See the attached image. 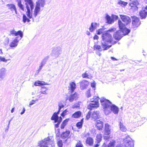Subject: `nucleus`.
I'll return each mask as SVG.
<instances>
[{
    "label": "nucleus",
    "mask_w": 147,
    "mask_h": 147,
    "mask_svg": "<svg viewBox=\"0 0 147 147\" xmlns=\"http://www.w3.org/2000/svg\"><path fill=\"white\" fill-rule=\"evenodd\" d=\"M22 38H20L19 36H17L14 39L9 45V46L12 48L16 47L18 45V43Z\"/></svg>",
    "instance_id": "10"
},
{
    "label": "nucleus",
    "mask_w": 147,
    "mask_h": 147,
    "mask_svg": "<svg viewBox=\"0 0 147 147\" xmlns=\"http://www.w3.org/2000/svg\"><path fill=\"white\" fill-rule=\"evenodd\" d=\"M69 119H67L63 121L61 124V129H63L64 128L65 126L66 125L67 122L69 121Z\"/></svg>",
    "instance_id": "35"
},
{
    "label": "nucleus",
    "mask_w": 147,
    "mask_h": 147,
    "mask_svg": "<svg viewBox=\"0 0 147 147\" xmlns=\"http://www.w3.org/2000/svg\"><path fill=\"white\" fill-rule=\"evenodd\" d=\"M58 106H59V109L60 110L62 108L64 107V105L61 103H59L58 104Z\"/></svg>",
    "instance_id": "47"
},
{
    "label": "nucleus",
    "mask_w": 147,
    "mask_h": 147,
    "mask_svg": "<svg viewBox=\"0 0 147 147\" xmlns=\"http://www.w3.org/2000/svg\"><path fill=\"white\" fill-rule=\"evenodd\" d=\"M27 11L26 12V14L28 17L29 18L31 19L32 18V10H30V9H26Z\"/></svg>",
    "instance_id": "30"
},
{
    "label": "nucleus",
    "mask_w": 147,
    "mask_h": 147,
    "mask_svg": "<svg viewBox=\"0 0 147 147\" xmlns=\"http://www.w3.org/2000/svg\"><path fill=\"white\" fill-rule=\"evenodd\" d=\"M75 147H83V145L81 142L79 140L78 142L76 144Z\"/></svg>",
    "instance_id": "39"
},
{
    "label": "nucleus",
    "mask_w": 147,
    "mask_h": 147,
    "mask_svg": "<svg viewBox=\"0 0 147 147\" xmlns=\"http://www.w3.org/2000/svg\"><path fill=\"white\" fill-rule=\"evenodd\" d=\"M110 126L108 123L105 124V134L109 135L110 134Z\"/></svg>",
    "instance_id": "23"
},
{
    "label": "nucleus",
    "mask_w": 147,
    "mask_h": 147,
    "mask_svg": "<svg viewBox=\"0 0 147 147\" xmlns=\"http://www.w3.org/2000/svg\"><path fill=\"white\" fill-rule=\"evenodd\" d=\"M5 74V69L2 68L0 69V80H2L4 78V76Z\"/></svg>",
    "instance_id": "29"
},
{
    "label": "nucleus",
    "mask_w": 147,
    "mask_h": 147,
    "mask_svg": "<svg viewBox=\"0 0 147 147\" xmlns=\"http://www.w3.org/2000/svg\"><path fill=\"white\" fill-rule=\"evenodd\" d=\"M53 144V142L49 138H47L42 140L37 147H52Z\"/></svg>",
    "instance_id": "5"
},
{
    "label": "nucleus",
    "mask_w": 147,
    "mask_h": 147,
    "mask_svg": "<svg viewBox=\"0 0 147 147\" xmlns=\"http://www.w3.org/2000/svg\"><path fill=\"white\" fill-rule=\"evenodd\" d=\"M82 76L83 78H87V77L88 76V74L86 73H85L82 74Z\"/></svg>",
    "instance_id": "50"
},
{
    "label": "nucleus",
    "mask_w": 147,
    "mask_h": 147,
    "mask_svg": "<svg viewBox=\"0 0 147 147\" xmlns=\"http://www.w3.org/2000/svg\"><path fill=\"white\" fill-rule=\"evenodd\" d=\"M116 30L115 28H111L108 30L105 31L102 33V47L103 49V50H107L111 47V45H109L111 42L113 40L111 35L109 32H113Z\"/></svg>",
    "instance_id": "1"
},
{
    "label": "nucleus",
    "mask_w": 147,
    "mask_h": 147,
    "mask_svg": "<svg viewBox=\"0 0 147 147\" xmlns=\"http://www.w3.org/2000/svg\"><path fill=\"white\" fill-rule=\"evenodd\" d=\"M59 117L56 114V113H54L52 116L51 117V120H54L56 118H59Z\"/></svg>",
    "instance_id": "41"
},
{
    "label": "nucleus",
    "mask_w": 147,
    "mask_h": 147,
    "mask_svg": "<svg viewBox=\"0 0 147 147\" xmlns=\"http://www.w3.org/2000/svg\"><path fill=\"white\" fill-rule=\"evenodd\" d=\"M119 125L120 130L122 131L125 132L127 130L126 128L123 125V122L120 121L119 122Z\"/></svg>",
    "instance_id": "32"
},
{
    "label": "nucleus",
    "mask_w": 147,
    "mask_h": 147,
    "mask_svg": "<svg viewBox=\"0 0 147 147\" xmlns=\"http://www.w3.org/2000/svg\"><path fill=\"white\" fill-rule=\"evenodd\" d=\"M120 16L123 22L124 23V24H123L125 26L126 25H128L131 22V19L129 16L122 15H120Z\"/></svg>",
    "instance_id": "9"
},
{
    "label": "nucleus",
    "mask_w": 147,
    "mask_h": 147,
    "mask_svg": "<svg viewBox=\"0 0 147 147\" xmlns=\"http://www.w3.org/2000/svg\"><path fill=\"white\" fill-rule=\"evenodd\" d=\"M127 3H128L127 2L122 1L121 0H119L118 2V4L122 6H125L127 5Z\"/></svg>",
    "instance_id": "37"
},
{
    "label": "nucleus",
    "mask_w": 147,
    "mask_h": 147,
    "mask_svg": "<svg viewBox=\"0 0 147 147\" xmlns=\"http://www.w3.org/2000/svg\"><path fill=\"white\" fill-rule=\"evenodd\" d=\"M98 24L96 22H92L91 24L90 27L89 28V30L91 32H92L97 28Z\"/></svg>",
    "instance_id": "22"
},
{
    "label": "nucleus",
    "mask_w": 147,
    "mask_h": 147,
    "mask_svg": "<svg viewBox=\"0 0 147 147\" xmlns=\"http://www.w3.org/2000/svg\"><path fill=\"white\" fill-rule=\"evenodd\" d=\"M118 24L120 30L114 33L113 37L115 39L120 40L124 35L128 34L130 30L125 27V25L120 20L118 21Z\"/></svg>",
    "instance_id": "3"
},
{
    "label": "nucleus",
    "mask_w": 147,
    "mask_h": 147,
    "mask_svg": "<svg viewBox=\"0 0 147 147\" xmlns=\"http://www.w3.org/2000/svg\"><path fill=\"white\" fill-rule=\"evenodd\" d=\"M86 95L88 97H90L91 96V94L90 93V90H89L87 91L86 93Z\"/></svg>",
    "instance_id": "55"
},
{
    "label": "nucleus",
    "mask_w": 147,
    "mask_h": 147,
    "mask_svg": "<svg viewBox=\"0 0 147 147\" xmlns=\"http://www.w3.org/2000/svg\"><path fill=\"white\" fill-rule=\"evenodd\" d=\"M89 84L88 82L85 80H83L80 82V88L82 90L86 89Z\"/></svg>",
    "instance_id": "15"
},
{
    "label": "nucleus",
    "mask_w": 147,
    "mask_h": 147,
    "mask_svg": "<svg viewBox=\"0 0 147 147\" xmlns=\"http://www.w3.org/2000/svg\"><path fill=\"white\" fill-rule=\"evenodd\" d=\"M49 58V56H47L45 57L42 60L40 63V65L39 66V68L38 69V70L37 71L38 73L39 71H40L42 68V67L46 63V62H47Z\"/></svg>",
    "instance_id": "14"
},
{
    "label": "nucleus",
    "mask_w": 147,
    "mask_h": 147,
    "mask_svg": "<svg viewBox=\"0 0 147 147\" xmlns=\"http://www.w3.org/2000/svg\"><path fill=\"white\" fill-rule=\"evenodd\" d=\"M91 86L93 88H94L95 86V84L94 83H91Z\"/></svg>",
    "instance_id": "63"
},
{
    "label": "nucleus",
    "mask_w": 147,
    "mask_h": 147,
    "mask_svg": "<svg viewBox=\"0 0 147 147\" xmlns=\"http://www.w3.org/2000/svg\"><path fill=\"white\" fill-rule=\"evenodd\" d=\"M93 49L94 50H97L99 51H101L102 50L100 46L96 45H94Z\"/></svg>",
    "instance_id": "36"
},
{
    "label": "nucleus",
    "mask_w": 147,
    "mask_h": 147,
    "mask_svg": "<svg viewBox=\"0 0 147 147\" xmlns=\"http://www.w3.org/2000/svg\"><path fill=\"white\" fill-rule=\"evenodd\" d=\"M70 131L69 130H67L66 131L63 132L61 134V137L63 139H65L68 138L69 136Z\"/></svg>",
    "instance_id": "18"
},
{
    "label": "nucleus",
    "mask_w": 147,
    "mask_h": 147,
    "mask_svg": "<svg viewBox=\"0 0 147 147\" xmlns=\"http://www.w3.org/2000/svg\"><path fill=\"white\" fill-rule=\"evenodd\" d=\"M0 59L1 61H2L4 62H6L7 61V60L4 57H1L0 58Z\"/></svg>",
    "instance_id": "51"
},
{
    "label": "nucleus",
    "mask_w": 147,
    "mask_h": 147,
    "mask_svg": "<svg viewBox=\"0 0 147 147\" xmlns=\"http://www.w3.org/2000/svg\"><path fill=\"white\" fill-rule=\"evenodd\" d=\"M60 111H61V110H60L59 109H58V111L57 112H55L54 113H56V114L58 115L59 114Z\"/></svg>",
    "instance_id": "60"
},
{
    "label": "nucleus",
    "mask_w": 147,
    "mask_h": 147,
    "mask_svg": "<svg viewBox=\"0 0 147 147\" xmlns=\"http://www.w3.org/2000/svg\"><path fill=\"white\" fill-rule=\"evenodd\" d=\"M107 23L109 24H111L114 22V20L111 18L108 15H107L106 17Z\"/></svg>",
    "instance_id": "28"
},
{
    "label": "nucleus",
    "mask_w": 147,
    "mask_h": 147,
    "mask_svg": "<svg viewBox=\"0 0 147 147\" xmlns=\"http://www.w3.org/2000/svg\"><path fill=\"white\" fill-rule=\"evenodd\" d=\"M25 2V5L26 9H30L33 10L34 7L33 2L32 0H24Z\"/></svg>",
    "instance_id": "12"
},
{
    "label": "nucleus",
    "mask_w": 147,
    "mask_h": 147,
    "mask_svg": "<svg viewBox=\"0 0 147 147\" xmlns=\"http://www.w3.org/2000/svg\"><path fill=\"white\" fill-rule=\"evenodd\" d=\"M59 118H56V119H55V120H53V121H54V122L55 123H57V122H58L59 121Z\"/></svg>",
    "instance_id": "62"
},
{
    "label": "nucleus",
    "mask_w": 147,
    "mask_h": 147,
    "mask_svg": "<svg viewBox=\"0 0 147 147\" xmlns=\"http://www.w3.org/2000/svg\"><path fill=\"white\" fill-rule=\"evenodd\" d=\"M112 18L113 20H117L118 19V16L115 15H113L112 16Z\"/></svg>",
    "instance_id": "49"
},
{
    "label": "nucleus",
    "mask_w": 147,
    "mask_h": 147,
    "mask_svg": "<svg viewBox=\"0 0 147 147\" xmlns=\"http://www.w3.org/2000/svg\"><path fill=\"white\" fill-rule=\"evenodd\" d=\"M132 24L134 28L138 27L140 24L139 18L137 17L134 16L132 17Z\"/></svg>",
    "instance_id": "8"
},
{
    "label": "nucleus",
    "mask_w": 147,
    "mask_h": 147,
    "mask_svg": "<svg viewBox=\"0 0 147 147\" xmlns=\"http://www.w3.org/2000/svg\"><path fill=\"white\" fill-rule=\"evenodd\" d=\"M99 37L98 36L95 34L94 36L93 37V39L94 40H97L98 39Z\"/></svg>",
    "instance_id": "57"
},
{
    "label": "nucleus",
    "mask_w": 147,
    "mask_h": 147,
    "mask_svg": "<svg viewBox=\"0 0 147 147\" xmlns=\"http://www.w3.org/2000/svg\"><path fill=\"white\" fill-rule=\"evenodd\" d=\"M131 2L129 3V5L131 7H133L134 6L136 7L137 9H138V7L137 6L138 5L139 3L137 0H130Z\"/></svg>",
    "instance_id": "20"
},
{
    "label": "nucleus",
    "mask_w": 147,
    "mask_h": 147,
    "mask_svg": "<svg viewBox=\"0 0 147 147\" xmlns=\"http://www.w3.org/2000/svg\"><path fill=\"white\" fill-rule=\"evenodd\" d=\"M102 136L100 134H98L96 136V143H100L102 140Z\"/></svg>",
    "instance_id": "34"
},
{
    "label": "nucleus",
    "mask_w": 147,
    "mask_h": 147,
    "mask_svg": "<svg viewBox=\"0 0 147 147\" xmlns=\"http://www.w3.org/2000/svg\"><path fill=\"white\" fill-rule=\"evenodd\" d=\"M103 30L102 29H100L96 31L97 34L98 35H100L102 33Z\"/></svg>",
    "instance_id": "48"
},
{
    "label": "nucleus",
    "mask_w": 147,
    "mask_h": 147,
    "mask_svg": "<svg viewBox=\"0 0 147 147\" xmlns=\"http://www.w3.org/2000/svg\"><path fill=\"white\" fill-rule=\"evenodd\" d=\"M28 18L26 17V15L24 14L23 15V22L24 23H25L28 19Z\"/></svg>",
    "instance_id": "45"
},
{
    "label": "nucleus",
    "mask_w": 147,
    "mask_h": 147,
    "mask_svg": "<svg viewBox=\"0 0 147 147\" xmlns=\"http://www.w3.org/2000/svg\"><path fill=\"white\" fill-rule=\"evenodd\" d=\"M60 111H61V110H60L59 109H58V111L57 112H55L54 113H56V114L58 115L59 114Z\"/></svg>",
    "instance_id": "59"
},
{
    "label": "nucleus",
    "mask_w": 147,
    "mask_h": 147,
    "mask_svg": "<svg viewBox=\"0 0 147 147\" xmlns=\"http://www.w3.org/2000/svg\"><path fill=\"white\" fill-rule=\"evenodd\" d=\"M86 142L87 144L90 146H92L93 143V139L91 137H89L86 139Z\"/></svg>",
    "instance_id": "31"
},
{
    "label": "nucleus",
    "mask_w": 147,
    "mask_h": 147,
    "mask_svg": "<svg viewBox=\"0 0 147 147\" xmlns=\"http://www.w3.org/2000/svg\"><path fill=\"white\" fill-rule=\"evenodd\" d=\"M18 5L19 7L22 10H24V6L21 3V1L19 0L18 3Z\"/></svg>",
    "instance_id": "40"
},
{
    "label": "nucleus",
    "mask_w": 147,
    "mask_h": 147,
    "mask_svg": "<svg viewBox=\"0 0 147 147\" xmlns=\"http://www.w3.org/2000/svg\"><path fill=\"white\" fill-rule=\"evenodd\" d=\"M57 144L59 147H63V144L61 140H59L57 142Z\"/></svg>",
    "instance_id": "44"
},
{
    "label": "nucleus",
    "mask_w": 147,
    "mask_h": 147,
    "mask_svg": "<svg viewBox=\"0 0 147 147\" xmlns=\"http://www.w3.org/2000/svg\"><path fill=\"white\" fill-rule=\"evenodd\" d=\"M56 133V136L57 137H59L60 135V129H58L57 130V131L55 132Z\"/></svg>",
    "instance_id": "52"
},
{
    "label": "nucleus",
    "mask_w": 147,
    "mask_h": 147,
    "mask_svg": "<svg viewBox=\"0 0 147 147\" xmlns=\"http://www.w3.org/2000/svg\"><path fill=\"white\" fill-rule=\"evenodd\" d=\"M91 111H89L88 112V114L86 116V118L87 119H88L90 118V115H91Z\"/></svg>",
    "instance_id": "54"
},
{
    "label": "nucleus",
    "mask_w": 147,
    "mask_h": 147,
    "mask_svg": "<svg viewBox=\"0 0 147 147\" xmlns=\"http://www.w3.org/2000/svg\"><path fill=\"white\" fill-rule=\"evenodd\" d=\"M99 111H96L93 112L91 115V117L92 119H94L95 120H96L98 119L99 115Z\"/></svg>",
    "instance_id": "21"
},
{
    "label": "nucleus",
    "mask_w": 147,
    "mask_h": 147,
    "mask_svg": "<svg viewBox=\"0 0 147 147\" xmlns=\"http://www.w3.org/2000/svg\"><path fill=\"white\" fill-rule=\"evenodd\" d=\"M40 11V8L38 5H36L34 11L33 15L36 18Z\"/></svg>",
    "instance_id": "26"
},
{
    "label": "nucleus",
    "mask_w": 147,
    "mask_h": 147,
    "mask_svg": "<svg viewBox=\"0 0 147 147\" xmlns=\"http://www.w3.org/2000/svg\"><path fill=\"white\" fill-rule=\"evenodd\" d=\"M70 87L69 89L70 90L69 92L72 93L76 88V84L74 82H72L70 84Z\"/></svg>",
    "instance_id": "24"
},
{
    "label": "nucleus",
    "mask_w": 147,
    "mask_h": 147,
    "mask_svg": "<svg viewBox=\"0 0 147 147\" xmlns=\"http://www.w3.org/2000/svg\"><path fill=\"white\" fill-rule=\"evenodd\" d=\"M82 125L83 124L81 122H79L77 123L76 126L79 129H80L82 127Z\"/></svg>",
    "instance_id": "43"
},
{
    "label": "nucleus",
    "mask_w": 147,
    "mask_h": 147,
    "mask_svg": "<svg viewBox=\"0 0 147 147\" xmlns=\"http://www.w3.org/2000/svg\"><path fill=\"white\" fill-rule=\"evenodd\" d=\"M45 4V0H38V1L36 2V5H38L40 7V6L41 7H43Z\"/></svg>",
    "instance_id": "25"
},
{
    "label": "nucleus",
    "mask_w": 147,
    "mask_h": 147,
    "mask_svg": "<svg viewBox=\"0 0 147 147\" xmlns=\"http://www.w3.org/2000/svg\"><path fill=\"white\" fill-rule=\"evenodd\" d=\"M6 6L12 12L15 11L16 13L17 14L16 8L14 5L13 4H8L6 5Z\"/></svg>",
    "instance_id": "17"
},
{
    "label": "nucleus",
    "mask_w": 147,
    "mask_h": 147,
    "mask_svg": "<svg viewBox=\"0 0 147 147\" xmlns=\"http://www.w3.org/2000/svg\"><path fill=\"white\" fill-rule=\"evenodd\" d=\"M103 122L100 120H98L96 121L95 124L98 129L101 130L103 127Z\"/></svg>",
    "instance_id": "19"
},
{
    "label": "nucleus",
    "mask_w": 147,
    "mask_h": 147,
    "mask_svg": "<svg viewBox=\"0 0 147 147\" xmlns=\"http://www.w3.org/2000/svg\"><path fill=\"white\" fill-rule=\"evenodd\" d=\"M81 113L80 111L76 112L72 115V117L74 118H77L80 117L81 115Z\"/></svg>",
    "instance_id": "33"
},
{
    "label": "nucleus",
    "mask_w": 147,
    "mask_h": 147,
    "mask_svg": "<svg viewBox=\"0 0 147 147\" xmlns=\"http://www.w3.org/2000/svg\"><path fill=\"white\" fill-rule=\"evenodd\" d=\"M79 95L76 92L74 93L71 94L69 96L66 98V100H68L70 102H73L74 100H76L78 98Z\"/></svg>",
    "instance_id": "13"
},
{
    "label": "nucleus",
    "mask_w": 147,
    "mask_h": 147,
    "mask_svg": "<svg viewBox=\"0 0 147 147\" xmlns=\"http://www.w3.org/2000/svg\"><path fill=\"white\" fill-rule=\"evenodd\" d=\"M62 49L59 46L55 47L53 48L51 55L55 58H57L61 54Z\"/></svg>",
    "instance_id": "6"
},
{
    "label": "nucleus",
    "mask_w": 147,
    "mask_h": 147,
    "mask_svg": "<svg viewBox=\"0 0 147 147\" xmlns=\"http://www.w3.org/2000/svg\"><path fill=\"white\" fill-rule=\"evenodd\" d=\"M115 142V141L110 142L108 144L107 147H114Z\"/></svg>",
    "instance_id": "42"
},
{
    "label": "nucleus",
    "mask_w": 147,
    "mask_h": 147,
    "mask_svg": "<svg viewBox=\"0 0 147 147\" xmlns=\"http://www.w3.org/2000/svg\"><path fill=\"white\" fill-rule=\"evenodd\" d=\"M68 111L67 109H65L64 111L61 114V116L64 117L66 114V113L68 112Z\"/></svg>",
    "instance_id": "46"
},
{
    "label": "nucleus",
    "mask_w": 147,
    "mask_h": 147,
    "mask_svg": "<svg viewBox=\"0 0 147 147\" xmlns=\"http://www.w3.org/2000/svg\"><path fill=\"white\" fill-rule=\"evenodd\" d=\"M99 99L98 97H96V96H94L93 98L91 99L90 100L91 103L88 106V108L91 110L94 108H97L98 107Z\"/></svg>",
    "instance_id": "4"
},
{
    "label": "nucleus",
    "mask_w": 147,
    "mask_h": 147,
    "mask_svg": "<svg viewBox=\"0 0 147 147\" xmlns=\"http://www.w3.org/2000/svg\"><path fill=\"white\" fill-rule=\"evenodd\" d=\"M47 90H44V89H42V90L40 92H41V94H47V93L46 92Z\"/></svg>",
    "instance_id": "53"
},
{
    "label": "nucleus",
    "mask_w": 147,
    "mask_h": 147,
    "mask_svg": "<svg viewBox=\"0 0 147 147\" xmlns=\"http://www.w3.org/2000/svg\"><path fill=\"white\" fill-rule=\"evenodd\" d=\"M123 144L125 147H133L134 143L131 138L128 136L123 140Z\"/></svg>",
    "instance_id": "7"
},
{
    "label": "nucleus",
    "mask_w": 147,
    "mask_h": 147,
    "mask_svg": "<svg viewBox=\"0 0 147 147\" xmlns=\"http://www.w3.org/2000/svg\"><path fill=\"white\" fill-rule=\"evenodd\" d=\"M99 143H97V144L94 145V147H98L100 145Z\"/></svg>",
    "instance_id": "64"
},
{
    "label": "nucleus",
    "mask_w": 147,
    "mask_h": 147,
    "mask_svg": "<svg viewBox=\"0 0 147 147\" xmlns=\"http://www.w3.org/2000/svg\"><path fill=\"white\" fill-rule=\"evenodd\" d=\"M26 110L24 107L23 108V109L22 110V111L20 113V114L21 115H22L23 114H24L25 111Z\"/></svg>",
    "instance_id": "58"
},
{
    "label": "nucleus",
    "mask_w": 147,
    "mask_h": 147,
    "mask_svg": "<svg viewBox=\"0 0 147 147\" xmlns=\"http://www.w3.org/2000/svg\"><path fill=\"white\" fill-rule=\"evenodd\" d=\"M36 101V100H32L31 101L29 104V105H33L35 102Z\"/></svg>",
    "instance_id": "56"
},
{
    "label": "nucleus",
    "mask_w": 147,
    "mask_h": 147,
    "mask_svg": "<svg viewBox=\"0 0 147 147\" xmlns=\"http://www.w3.org/2000/svg\"><path fill=\"white\" fill-rule=\"evenodd\" d=\"M139 15L141 19H144L146 18L147 16V10L143 9L139 12Z\"/></svg>",
    "instance_id": "16"
},
{
    "label": "nucleus",
    "mask_w": 147,
    "mask_h": 147,
    "mask_svg": "<svg viewBox=\"0 0 147 147\" xmlns=\"http://www.w3.org/2000/svg\"><path fill=\"white\" fill-rule=\"evenodd\" d=\"M100 102L106 115L109 114L111 111L115 114L118 113L119 111L118 107L114 105H112V103L108 100L104 98H100Z\"/></svg>",
    "instance_id": "2"
},
{
    "label": "nucleus",
    "mask_w": 147,
    "mask_h": 147,
    "mask_svg": "<svg viewBox=\"0 0 147 147\" xmlns=\"http://www.w3.org/2000/svg\"><path fill=\"white\" fill-rule=\"evenodd\" d=\"M59 118H56V119H55V120H53V121H54V122L55 123H57V122H58L59 121Z\"/></svg>",
    "instance_id": "61"
},
{
    "label": "nucleus",
    "mask_w": 147,
    "mask_h": 147,
    "mask_svg": "<svg viewBox=\"0 0 147 147\" xmlns=\"http://www.w3.org/2000/svg\"><path fill=\"white\" fill-rule=\"evenodd\" d=\"M80 102H77L73 105L72 107V108L75 109L79 108L80 107V105L79 104V103Z\"/></svg>",
    "instance_id": "38"
},
{
    "label": "nucleus",
    "mask_w": 147,
    "mask_h": 147,
    "mask_svg": "<svg viewBox=\"0 0 147 147\" xmlns=\"http://www.w3.org/2000/svg\"><path fill=\"white\" fill-rule=\"evenodd\" d=\"M10 34H9V36L11 35L15 36L19 35L20 36V38H22L23 36V33L21 30H19L16 32L14 30H10Z\"/></svg>",
    "instance_id": "11"
},
{
    "label": "nucleus",
    "mask_w": 147,
    "mask_h": 147,
    "mask_svg": "<svg viewBox=\"0 0 147 147\" xmlns=\"http://www.w3.org/2000/svg\"><path fill=\"white\" fill-rule=\"evenodd\" d=\"M49 85L47 83L42 81H37L35 82L34 85L35 86H41L43 85Z\"/></svg>",
    "instance_id": "27"
}]
</instances>
